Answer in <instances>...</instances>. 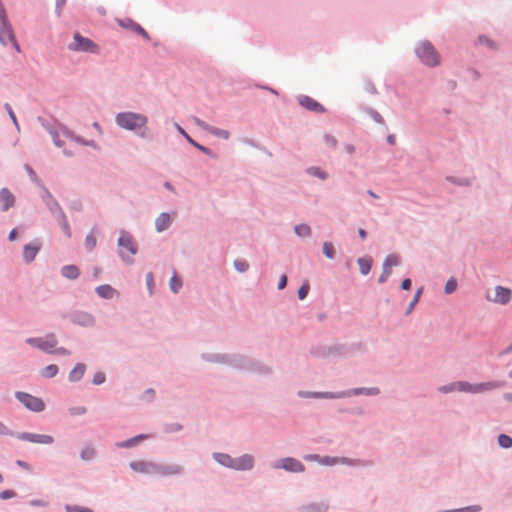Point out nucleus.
I'll list each match as a JSON object with an SVG mask.
<instances>
[{"label":"nucleus","mask_w":512,"mask_h":512,"mask_svg":"<svg viewBox=\"0 0 512 512\" xmlns=\"http://www.w3.org/2000/svg\"><path fill=\"white\" fill-rule=\"evenodd\" d=\"M147 117L133 112H122L116 116V123L126 130L138 132L141 137H148Z\"/></svg>","instance_id":"nucleus-1"},{"label":"nucleus","mask_w":512,"mask_h":512,"mask_svg":"<svg viewBox=\"0 0 512 512\" xmlns=\"http://www.w3.org/2000/svg\"><path fill=\"white\" fill-rule=\"evenodd\" d=\"M26 342L49 354L70 355L69 350L63 347L56 348L58 341L54 334H48L45 337L28 338Z\"/></svg>","instance_id":"nucleus-2"},{"label":"nucleus","mask_w":512,"mask_h":512,"mask_svg":"<svg viewBox=\"0 0 512 512\" xmlns=\"http://www.w3.org/2000/svg\"><path fill=\"white\" fill-rule=\"evenodd\" d=\"M417 56L427 66L434 67L440 63V56L433 45L427 41L421 42L416 50Z\"/></svg>","instance_id":"nucleus-3"},{"label":"nucleus","mask_w":512,"mask_h":512,"mask_svg":"<svg viewBox=\"0 0 512 512\" xmlns=\"http://www.w3.org/2000/svg\"><path fill=\"white\" fill-rule=\"evenodd\" d=\"M504 386L503 382H485V383H479V384H471L465 381H460L454 383V387H456L457 391L460 392H467L471 394H477V393H483L485 391L497 389Z\"/></svg>","instance_id":"nucleus-4"},{"label":"nucleus","mask_w":512,"mask_h":512,"mask_svg":"<svg viewBox=\"0 0 512 512\" xmlns=\"http://www.w3.org/2000/svg\"><path fill=\"white\" fill-rule=\"evenodd\" d=\"M118 245L121 258L128 263H132V257L137 252V246L132 237L125 232H121L118 238Z\"/></svg>","instance_id":"nucleus-5"},{"label":"nucleus","mask_w":512,"mask_h":512,"mask_svg":"<svg viewBox=\"0 0 512 512\" xmlns=\"http://www.w3.org/2000/svg\"><path fill=\"white\" fill-rule=\"evenodd\" d=\"M15 397L29 410L34 412H41L45 408L42 399L30 395L25 392H16Z\"/></svg>","instance_id":"nucleus-6"},{"label":"nucleus","mask_w":512,"mask_h":512,"mask_svg":"<svg viewBox=\"0 0 512 512\" xmlns=\"http://www.w3.org/2000/svg\"><path fill=\"white\" fill-rule=\"evenodd\" d=\"M69 48L73 51L98 52V46L92 40L81 36L79 33L74 34L73 43L70 44Z\"/></svg>","instance_id":"nucleus-7"},{"label":"nucleus","mask_w":512,"mask_h":512,"mask_svg":"<svg viewBox=\"0 0 512 512\" xmlns=\"http://www.w3.org/2000/svg\"><path fill=\"white\" fill-rule=\"evenodd\" d=\"M273 467L275 469H284L288 472L300 473L305 470L304 465L295 458L287 457L277 461Z\"/></svg>","instance_id":"nucleus-8"},{"label":"nucleus","mask_w":512,"mask_h":512,"mask_svg":"<svg viewBox=\"0 0 512 512\" xmlns=\"http://www.w3.org/2000/svg\"><path fill=\"white\" fill-rule=\"evenodd\" d=\"M17 438L22 441H27L35 444L50 445L54 442V438L47 434H36V433H20Z\"/></svg>","instance_id":"nucleus-9"},{"label":"nucleus","mask_w":512,"mask_h":512,"mask_svg":"<svg viewBox=\"0 0 512 512\" xmlns=\"http://www.w3.org/2000/svg\"><path fill=\"white\" fill-rule=\"evenodd\" d=\"M130 468L136 473L155 475L156 463L152 461L135 460L130 463Z\"/></svg>","instance_id":"nucleus-10"},{"label":"nucleus","mask_w":512,"mask_h":512,"mask_svg":"<svg viewBox=\"0 0 512 512\" xmlns=\"http://www.w3.org/2000/svg\"><path fill=\"white\" fill-rule=\"evenodd\" d=\"M193 121L198 127L202 128L203 130L207 131L208 133H210L214 136H217L222 139H228L230 137V133L227 130H223V129H219V128L210 126L207 123H205L204 121H202L196 117L193 118Z\"/></svg>","instance_id":"nucleus-11"},{"label":"nucleus","mask_w":512,"mask_h":512,"mask_svg":"<svg viewBox=\"0 0 512 512\" xmlns=\"http://www.w3.org/2000/svg\"><path fill=\"white\" fill-rule=\"evenodd\" d=\"M511 290L503 287V286H496L495 288V296L491 298L490 296H487V299L489 301L498 303V304H507L511 299Z\"/></svg>","instance_id":"nucleus-12"},{"label":"nucleus","mask_w":512,"mask_h":512,"mask_svg":"<svg viewBox=\"0 0 512 512\" xmlns=\"http://www.w3.org/2000/svg\"><path fill=\"white\" fill-rule=\"evenodd\" d=\"M254 466V458L249 454H244L238 458H234L232 469L250 470Z\"/></svg>","instance_id":"nucleus-13"},{"label":"nucleus","mask_w":512,"mask_h":512,"mask_svg":"<svg viewBox=\"0 0 512 512\" xmlns=\"http://www.w3.org/2000/svg\"><path fill=\"white\" fill-rule=\"evenodd\" d=\"M182 468L177 464H157L155 475L157 476H171L177 475L181 472Z\"/></svg>","instance_id":"nucleus-14"},{"label":"nucleus","mask_w":512,"mask_h":512,"mask_svg":"<svg viewBox=\"0 0 512 512\" xmlns=\"http://www.w3.org/2000/svg\"><path fill=\"white\" fill-rule=\"evenodd\" d=\"M73 322L80 326L89 327L94 325L95 318L88 312H77L73 315Z\"/></svg>","instance_id":"nucleus-15"},{"label":"nucleus","mask_w":512,"mask_h":512,"mask_svg":"<svg viewBox=\"0 0 512 512\" xmlns=\"http://www.w3.org/2000/svg\"><path fill=\"white\" fill-rule=\"evenodd\" d=\"M299 103L308 110L315 111L318 113H323L325 111L324 107L315 101L313 98L309 96H301L299 98Z\"/></svg>","instance_id":"nucleus-16"},{"label":"nucleus","mask_w":512,"mask_h":512,"mask_svg":"<svg viewBox=\"0 0 512 512\" xmlns=\"http://www.w3.org/2000/svg\"><path fill=\"white\" fill-rule=\"evenodd\" d=\"M0 202L2 204V210L6 211L14 205L15 198L8 189L3 188L0 190Z\"/></svg>","instance_id":"nucleus-17"},{"label":"nucleus","mask_w":512,"mask_h":512,"mask_svg":"<svg viewBox=\"0 0 512 512\" xmlns=\"http://www.w3.org/2000/svg\"><path fill=\"white\" fill-rule=\"evenodd\" d=\"M40 250V244L33 243L24 246L23 256L26 262H32Z\"/></svg>","instance_id":"nucleus-18"},{"label":"nucleus","mask_w":512,"mask_h":512,"mask_svg":"<svg viewBox=\"0 0 512 512\" xmlns=\"http://www.w3.org/2000/svg\"><path fill=\"white\" fill-rule=\"evenodd\" d=\"M96 293L104 299H112L118 295L117 291L110 285H100L96 288Z\"/></svg>","instance_id":"nucleus-19"},{"label":"nucleus","mask_w":512,"mask_h":512,"mask_svg":"<svg viewBox=\"0 0 512 512\" xmlns=\"http://www.w3.org/2000/svg\"><path fill=\"white\" fill-rule=\"evenodd\" d=\"M171 224V217L168 213H162L155 221V227L158 232H162Z\"/></svg>","instance_id":"nucleus-20"},{"label":"nucleus","mask_w":512,"mask_h":512,"mask_svg":"<svg viewBox=\"0 0 512 512\" xmlns=\"http://www.w3.org/2000/svg\"><path fill=\"white\" fill-rule=\"evenodd\" d=\"M86 367L84 364L79 363L77 364L69 373V380L72 382L79 381L84 373H85Z\"/></svg>","instance_id":"nucleus-21"},{"label":"nucleus","mask_w":512,"mask_h":512,"mask_svg":"<svg viewBox=\"0 0 512 512\" xmlns=\"http://www.w3.org/2000/svg\"><path fill=\"white\" fill-rule=\"evenodd\" d=\"M214 459L222 466L232 469L234 458L225 453H214Z\"/></svg>","instance_id":"nucleus-22"},{"label":"nucleus","mask_w":512,"mask_h":512,"mask_svg":"<svg viewBox=\"0 0 512 512\" xmlns=\"http://www.w3.org/2000/svg\"><path fill=\"white\" fill-rule=\"evenodd\" d=\"M148 435L140 434L123 442L116 443L119 448H129L137 445L141 440L147 439Z\"/></svg>","instance_id":"nucleus-23"},{"label":"nucleus","mask_w":512,"mask_h":512,"mask_svg":"<svg viewBox=\"0 0 512 512\" xmlns=\"http://www.w3.org/2000/svg\"><path fill=\"white\" fill-rule=\"evenodd\" d=\"M62 276L67 279H76L80 272L77 266L75 265H66L61 270Z\"/></svg>","instance_id":"nucleus-24"},{"label":"nucleus","mask_w":512,"mask_h":512,"mask_svg":"<svg viewBox=\"0 0 512 512\" xmlns=\"http://www.w3.org/2000/svg\"><path fill=\"white\" fill-rule=\"evenodd\" d=\"M320 462H321V464H324V465H335V464H338V463L348 464V465L354 464L352 460L347 459V458L324 457L323 459H321Z\"/></svg>","instance_id":"nucleus-25"},{"label":"nucleus","mask_w":512,"mask_h":512,"mask_svg":"<svg viewBox=\"0 0 512 512\" xmlns=\"http://www.w3.org/2000/svg\"><path fill=\"white\" fill-rule=\"evenodd\" d=\"M96 451L95 448L91 445H87L82 448L80 451V458L83 461H90L95 457Z\"/></svg>","instance_id":"nucleus-26"},{"label":"nucleus","mask_w":512,"mask_h":512,"mask_svg":"<svg viewBox=\"0 0 512 512\" xmlns=\"http://www.w3.org/2000/svg\"><path fill=\"white\" fill-rule=\"evenodd\" d=\"M357 262L359 265L360 272L363 275L368 274L371 269V264H372L371 259L370 258H359Z\"/></svg>","instance_id":"nucleus-27"},{"label":"nucleus","mask_w":512,"mask_h":512,"mask_svg":"<svg viewBox=\"0 0 512 512\" xmlns=\"http://www.w3.org/2000/svg\"><path fill=\"white\" fill-rule=\"evenodd\" d=\"M58 373V367L54 364L48 365L41 371V375L44 378H52Z\"/></svg>","instance_id":"nucleus-28"},{"label":"nucleus","mask_w":512,"mask_h":512,"mask_svg":"<svg viewBox=\"0 0 512 512\" xmlns=\"http://www.w3.org/2000/svg\"><path fill=\"white\" fill-rule=\"evenodd\" d=\"M294 231L300 237H307L311 233L310 227L308 225H306V224L296 225L295 228H294Z\"/></svg>","instance_id":"nucleus-29"},{"label":"nucleus","mask_w":512,"mask_h":512,"mask_svg":"<svg viewBox=\"0 0 512 512\" xmlns=\"http://www.w3.org/2000/svg\"><path fill=\"white\" fill-rule=\"evenodd\" d=\"M307 172L308 174L318 177L322 180H325L328 177V174L325 171L321 170L319 167H310L308 168Z\"/></svg>","instance_id":"nucleus-30"},{"label":"nucleus","mask_w":512,"mask_h":512,"mask_svg":"<svg viewBox=\"0 0 512 512\" xmlns=\"http://www.w3.org/2000/svg\"><path fill=\"white\" fill-rule=\"evenodd\" d=\"M399 264V258L396 255H389L383 262V267L391 270L392 266H397Z\"/></svg>","instance_id":"nucleus-31"},{"label":"nucleus","mask_w":512,"mask_h":512,"mask_svg":"<svg viewBox=\"0 0 512 512\" xmlns=\"http://www.w3.org/2000/svg\"><path fill=\"white\" fill-rule=\"evenodd\" d=\"M323 253L328 259H333L335 256V250L330 242H324L323 244Z\"/></svg>","instance_id":"nucleus-32"},{"label":"nucleus","mask_w":512,"mask_h":512,"mask_svg":"<svg viewBox=\"0 0 512 512\" xmlns=\"http://www.w3.org/2000/svg\"><path fill=\"white\" fill-rule=\"evenodd\" d=\"M498 443L503 448H510L512 446V438L508 435L501 434L498 437Z\"/></svg>","instance_id":"nucleus-33"},{"label":"nucleus","mask_w":512,"mask_h":512,"mask_svg":"<svg viewBox=\"0 0 512 512\" xmlns=\"http://www.w3.org/2000/svg\"><path fill=\"white\" fill-rule=\"evenodd\" d=\"M170 288L171 290L174 292V293H177L178 290L181 288L182 286V281L176 277V276H172L171 279H170Z\"/></svg>","instance_id":"nucleus-34"},{"label":"nucleus","mask_w":512,"mask_h":512,"mask_svg":"<svg viewBox=\"0 0 512 512\" xmlns=\"http://www.w3.org/2000/svg\"><path fill=\"white\" fill-rule=\"evenodd\" d=\"M96 243H97V241H96V238H95V236H94V235H92V234H88V235L86 236V239H85V246H86V248H87V250H88V251H92V250L95 248Z\"/></svg>","instance_id":"nucleus-35"},{"label":"nucleus","mask_w":512,"mask_h":512,"mask_svg":"<svg viewBox=\"0 0 512 512\" xmlns=\"http://www.w3.org/2000/svg\"><path fill=\"white\" fill-rule=\"evenodd\" d=\"M457 288V281L454 278L449 279L445 284V293L451 294Z\"/></svg>","instance_id":"nucleus-36"},{"label":"nucleus","mask_w":512,"mask_h":512,"mask_svg":"<svg viewBox=\"0 0 512 512\" xmlns=\"http://www.w3.org/2000/svg\"><path fill=\"white\" fill-rule=\"evenodd\" d=\"M234 267L239 272H245L248 270L249 264L247 261L240 259V260L234 261Z\"/></svg>","instance_id":"nucleus-37"},{"label":"nucleus","mask_w":512,"mask_h":512,"mask_svg":"<svg viewBox=\"0 0 512 512\" xmlns=\"http://www.w3.org/2000/svg\"><path fill=\"white\" fill-rule=\"evenodd\" d=\"M186 139L188 140L189 143H191L193 146H195L197 149H199L203 153H205L207 155H211V151L208 148L200 145L199 143H196L189 135H186Z\"/></svg>","instance_id":"nucleus-38"},{"label":"nucleus","mask_w":512,"mask_h":512,"mask_svg":"<svg viewBox=\"0 0 512 512\" xmlns=\"http://www.w3.org/2000/svg\"><path fill=\"white\" fill-rule=\"evenodd\" d=\"M87 412V409L83 406H75L69 408V413L73 416L83 415Z\"/></svg>","instance_id":"nucleus-39"},{"label":"nucleus","mask_w":512,"mask_h":512,"mask_svg":"<svg viewBox=\"0 0 512 512\" xmlns=\"http://www.w3.org/2000/svg\"><path fill=\"white\" fill-rule=\"evenodd\" d=\"M65 510L67 512H93L92 510H90L89 508H86V507L70 506V505H67L65 507Z\"/></svg>","instance_id":"nucleus-40"},{"label":"nucleus","mask_w":512,"mask_h":512,"mask_svg":"<svg viewBox=\"0 0 512 512\" xmlns=\"http://www.w3.org/2000/svg\"><path fill=\"white\" fill-rule=\"evenodd\" d=\"M422 293V288H419L413 298V300L411 301V303L409 304V307H408V310H407V313H411V311L414 309V306L417 304V302L419 301V298H420V295Z\"/></svg>","instance_id":"nucleus-41"},{"label":"nucleus","mask_w":512,"mask_h":512,"mask_svg":"<svg viewBox=\"0 0 512 512\" xmlns=\"http://www.w3.org/2000/svg\"><path fill=\"white\" fill-rule=\"evenodd\" d=\"M309 292V284L304 283L298 290V297L300 300H303Z\"/></svg>","instance_id":"nucleus-42"},{"label":"nucleus","mask_w":512,"mask_h":512,"mask_svg":"<svg viewBox=\"0 0 512 512\" xmlns=\"http://www.w3.org/2000/svg\"><path fill=\"white\" fill-rule=\"evenodd\" d=\"M61 226H62V229H63V231L65 232L66 236H67V237H70V236H71L70 227H69L68 221H67V219H66V216H65L64 214L62 215V223H61Z\"/></svg>","instance_id":"nucleus-43"},{"label":"nucleus","mask_w":512,"mask_h":512,"mask_svg":"<svg viewBox=\"0 0 512 512\" xmlns=\"http://www.w3.org/2000/svg\"><path fill=\"white\" fill-rule=\"evenodd\" d=\"M105 381V375L102 372L95 373L93 377V383L96 385H100Z\"/></svg>","instance_id":"nucleus-44"},{"label":"nucleus","mask_w":512,"mask_h":512,"mask_svg":"<svg viewBox=\"0 0 512 512\" xmlns=\"http://www.w3.org/2000/svg\"><path fill=\"white\" fill-rule=\"evenodd\" d=\"M390 274H391V270H389L386 267H383L382 274L380 275L379 280H378L379 283H384L388 279Z\"/></svg>","instance_id":"nucleus-45"},{"label":"nucleus","mask_w":512,"mask_h":512,"mask_svg":"<svg viewBox=\"0 0 512 512\" xmlns=\"http://www.w3.org/2000/svg\"><path fill=\"white\" fill-rule=\"evenodd\" d=\"M15 492L13 490H4L2 492H0V499H10V498H13L15 497Z\"/></svg>","instance_id":"nucleus-46"},{"label":"nucleus","mask_w":512,"mask_h":512,"mask_svg":"<svg viewBox=\"0 0 512 512\" xmlns=\"http://www.w3.org/2000/svg\"><path fill=\"white\" fill-rule=\"evenodd\" d=\"M146 281H147V286H148V289L150 290V292L152 293V288H153V285H154V279H153V275L152 273H148L147 276H146Z\"/></svg>","instance_id":"nucleus-47"},{"label":"nucleus","mask_w":512,"mask_h":512,"mask_svg":"<svg viewBox=\"0 0 512 512\" xmlns=\"http://www.w3.org/2000/svg\"><path fill=\"white\" fill-rule=\"evenodd\" d=\"M440 391L444 392V393H448V392H453V391H457V390H456V387H454V383H452L450 385L442 386L440 388Z\"/></svg>","instance_id":"nucleus-48"},{"label":"nucleus","mask_w":512,"mask_h":512,"mask_svg":"<svg viewBox=\"0 0 512 512\" xmlns=\"http://www.w3.org/2000/svg\"><path fill=\"white\" fill-rule=\"evenodd\" d=\"M326 143L330 146V147H335L336 146V140L330 136V135H326L324 137Z\"/></svg>","instance_id":"nucleus-49"},{"label":"nucleus","mask_w":512,"mask_h":512,"mask_svg":"<svg viewBox=\"0 0 512 512\" xmlns=\"http://www.w3.org/2000/svg\"><path fill=\"white\" fill-rule=\"evenodd\" d=\"M6 109H7L8 113H9L13 123L17 126L18 125L17 119H16V116H15L12 108L8 104H6Z\"/></svg>","instance_id":"nucleus-50"},{"label":"nucleus","mask_w":512,"mask_h":512,"mask_svg":"<svg viewBox=\"0 0 512 512\" xmlns=\"http://www.w3.org/2000/svg\"><path fill=\"white\" fill-rule=\"evenodd\" d=\"M52 137H53V140H54V143L56 146H58V147L63 146V142L60 140L58 133H56V132L52 133Z\"/></svg>","instance_id":"nucleus-51"},{"label":"nucleus","mask_w":512,"mask_h":512,"mask_svg":"<svg viewBox=\"0 0 512 512\" xmlns=\"http://www.w3.org/2000/svg\"><path fill=\"white\" fill-rule=\"evenodd\" d=\"M135 31H137L139 34H141L143 37L145 38H148V34L147 32L140 26V25H135L134 27Z\"/></svg>","instance_id":"nucleus-52"},{"label":"nucleus","mask_w":512,"mask_h":512,"mask_svg":"<svg viewBox=\"0 0 512 512\" xmlns=\"http://www.w3.org/2000/svg\"><path fill=\"white\" fill-rule=\"evenodd\" d=\"M411 287V280L410 279H404L401 283V288L404 290H408Z\"/></svg>","instance_id":"nucleus-53"},{"label":"nucleus","mask_w":512,"mask_h":512,"mask_svg":"<svg viewBox=\"0 0 512 512\" xmlns=\"http://www.w3.org/2000/svg\"><path fill=\"white\" fill-rule=\"evenodd\" d=\"M286 284H287V277L285 275H282L280 278L279 284H278V288L283 289V288H285Z\"/></svg>","instance_id":"nucleus-54"},{"label":"nucleus","mask_w":512,"mask_h":512,"mask_svg":"<svg viewBox=\"0 0 512 512\" xmlns=\"http://www.w3.org/2000/svg\"><path fill=\"white\" fill-rule=\"evenodd\" d=\"M16 464H17L18 466H20V467L24 468V469H27V470H28V469H30V466H29L26 462H24V461L17 460V461H16Z\"/></svg>","instance_id":"nucleus-55"},{"label":"nucleus","mask_w":512,"mask_h":512,"mask_svg":"<svg viewBox=\"0 0 512 512\" xmlns=\"http://www.w3.org/2000/svg\"><path fill=\"white\" fill-rule=\"evenodd\" d=\"M358 234L362 240H365L367 237L366 231L362 228L358 229Z\"/></svg>","instance_id":"nucleus-56"},{"label":"nucleus","mask_w":512,"mask_h":512,"mask_svg":"<svg viewBox=\"0 0 512 512\" xmlns=\"http://www.w3.org/2000/svg\"><path fill=\"white\" fill-rule=\"evenodd\" d=\"M8 431V428L2 422H0V434H7Z\"/></svg>","instance_id":"nucleus-57"},{"label":"nucleus","mask_w":512,"mask_h":512,"mask_svg":"<svg viewBox=\"0 0 512 512\" xmlns=\"http://www.w3.org/2000/svg\"><path fill=\"white\" fill-rule=\"evenodd\" d=\"M16 239V229H13L9 234V240L14 241Z\"/></svg>","instance_id":"nucleus-58"},{"label":"nucleus","mask_w":512,"mask_h":512,"mask_svg":"<svg viewBox=\"0 0 512 512\" xmlns=\"http://www.w3.org/2000/svg\"><path fill=\"white\" fill-rule=\"evenodd\" d=\"M373 117L376 121L378 122H382V117L380 116V114H378L377 112H374L373 113Z\"/></svg>","instance_id":"nucleus-59"},{"label":"nucleus","mask_w":512,"mask_h":512,"mask_svg":"<svg viewBox=\"0 0 512 512\" xmlns=\"http://www.w3.org/2000/svg\"><path fill=\"white\" fill-rule=\"evenodd\" d=\"M312 396L314 397H333L331 394H319V393H313Z\"/></svg>","instance_id":"nucleus-60"},{"label":"nucleus","mask_w":512,"mask_h":512,"mask_svg":"<svg viewBox=\"0 0 512 512\" xmlns=\"http://www.w3.org/2000/svg\"><path fill=\"white\" fill-rule=\"evenodd\" d=\"M379 392V390L377 388H372V389H369L368 393L369 394H377Z\"/></svg>","instance_id":"nucleus-61"},{"label":"nucleus","mask_w":512,"mask_h":512,"mask_svg":"<svg viewBox=\"0 0 512 512\" xmlns=\"http://www.w3.org/2000/svg\"><path fill=\"white\" fill-rule=\"evenodd\" d=\"M388 142L391 143V144H394L395 138H394L393 135L388 136Z\"/></svg>","instance_id":"nucleus-62"},{"label":"nucleus","mask_w":512,"mask_h":512,"mask_svg":"<svg viewBox=\"0 0 512 512\" xmlns=\"http://www.w3.org/2000/svg\"><path fill=\"white\" fill-rule=\"evenodd\" d=\"M504 397H505V399L512 401V394L507 393L504 395Z\"/></svg>","instance_id":"nucleus-63"},{"label":"nucleus","mask_w":512,"mask_h":512,"mask_svg":"<svg viewBox=\"0 0 512 512\" xmlns=\"http://www.w3.org/2000/svg\"><path fill=\"white\" fill-rule=\"evenodd\" d=\"M368 194L372 196L373 198H378V196L371 190L368 191Z\"/></svg>","instance_id":"nucleus-64"}]
</instances>
